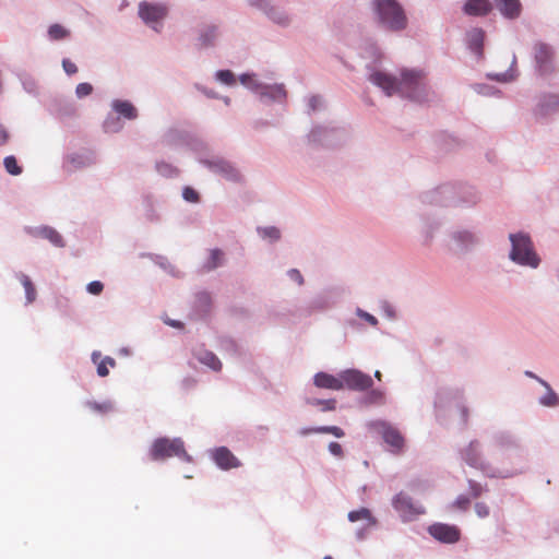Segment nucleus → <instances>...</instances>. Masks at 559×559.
Listing matches in <instances>:
<instances>
[{"label":"nucleus","instance_id":"obj_13","mask_svg":"<svg viewBox=\"0 0 559 559\" xmlns=\"http://www.w3.org/2000/svg\"><path fill=\"white\" fill-rule=\"evenodd\" d=\"M313 383L316 386L321 389H330L335 391L343 390V381L341 379V374L335 377L326 372H318L313 378Z\"/></svg>","mask_w":559,"mask_h":559},{"label":"nucleus","instance_id":"obj_50","mask_svg":"<svg viewBox=\"0 0 559 559\" xmlns=\"http://www.w3.org/2000/svg\"><path fill=\"white\" fill-rule=\"evenodd\" d=\"M319 103H320V99L316 96L311 97L309 100V105L312 109H317Z\"/></svg>","mask_w":559,"mask_h":559},{"label":"nucleus","instance_id":"obj_39","mask_svg":"<svg viewBox=\"0 0 559 559\" xmlns=\"http://www.w3.org/2000/svg\"><path fill=\"white\" fill-rule=\"evenodd\" d=\"M261 234L265 238L277 240L281 236L280 230L275 227H267L261 230Z\"/></svg>","mask_w":559,"mask_h":559},{"label":"nucleus","instance_id":"obj_35","mask_svg":"<svg viewBox=\"0 0 559 559\" xmlns=\"http://www.w3.org/2000/svg\"><path fill=\"white\" fill-rule=\"evenodd\" d=\"M216 78L224 84L231 85L235 83V75L229 70H221L216 73Z\"/></svg>","mask_w":559,"mask_h":559},{"label":"nucleus","instance_id":"obj_21","mask_svg":"<svg viewBox=\"0 0 559 559\" xmlns=\"http://www.w3.org/2000/svg\"><path fill=\"white\" fill-rule=\"evenodd\" d=\"M198 360L213 369L214 371H219L222 369V362L221 360L209 350H201L197 354Z\"/></svg>","mask_w":559,"mask_h":559},{"label":"nucleus","instance_id":"obj_24","mask_svg":"<svg viewBox=\"0 0 559 559\" xmlns=\"http://www.w3.org/2000/svg\"><path fill=\"white\" fill-rule=\"evenodd\" d=\"M217 37V27L214 25L205 26L200 34L201 46H211Z\"/></svg>","mask_w":559,"mask_h":559},{"label":"nucleus","instance_id":"obj_25","mask_svg":"<svg viewBox=\"0 0 559 559\" xmlns=\"http://www.w3.org/2000/svg\"><path fill=\"white\" fill-rule=\"evenodd\" d=\"M538 382L543 384L547 389V393L540 397V404L544 406H556L559 404V397L558 395L551 390L549 384L544 381L543 379H538Z\"/></svg>","mask_w":559,"mask_h":559},{"label":"nucleus","instance_id":"obj_45","mask_svg":"<svg viewBox=\"0 0 559 559\" xmlns=\"http://www.w3.org/2000/svg\"><path fill=\"white\" fill-rule=\"evenodd\" d=\"M288 275L289 277L297 282L299 285H301L304 283V278H302V275L300 274V272L296 269H292L289 272H288Z\"/></svg>","mask_w":559,"mask_h":559},{"label":"nucleus","instance_id":"obj_26","mask_svg":"<svg viewBox=\"0 0 559 559\" xmlns=\"http://www.w3.org/2000/svg\"><path fill=\"white\" fill-rule=\"evenodd\" d=\"M19 278H20V282H21V284L23 285V287L25 289L26 302L27 304H32L36 299V289H35V286H34L33 282L25 274H21L19 276Z\"/></svg>","mask_w":559,"mask_h":559},{"label":"nucleus","instance_id":"obj_17","mask_svg":"<svg viewBox=\"0 0 559 559\" xmlns=\"http://www.w3.org/2000/svg\"><path fill=\"white\" fill-rule=\"evenodd\" d=\"M92 360L97 364V374L99 377H107L109 374V367L114 368L116 366V360L109 356L102 358V354L99 352H94L92 354Z\"/></svg>","mask_w":559,"mask_h":559},{"label":"nucleus","instance_id":"obj_29","mask_svg":"<svg viewBox=\"0 0 559 559\" xmlns=\"http://www.w3.org/2000/svg\"><path fill=\"white\" fill-rule=\"evenodd\" d=\"M5 170L13 176H17L22 173V168L17 165V160L14 156H7L3 160Z\"/></svg>","mask_w":559,"mask_h":559},{"label":"nucleus","instance_id":"obj_1","mask_svg":"<svg viewBox=\"0 0 559 559\" xmlns=\"http://www.w3.org/2000/svg\"><path fill=\"white\" fill-rule=\"evenodd\" d=\"M369 80L379 86L388 96L400 94L411 99L419 100L425 88V74L416 70H403L401 80L382 71L370 74Z\"/></svg>","mask_w":559,"mask_h":559},{"label":"nucleus","instance_id":"obj_28","mask_svg":"<svg viewBox=\"0 0 559 559\" xmlns=\"http://www.w3.org/2000/svg\"><path fill=\"white\" fill-rule=\"evenodd\" d=\"M540 107L544 112L559 107V95L550 94L545 96L540 103Z\"/></svg>","mask_w":559,"mask_h":559},{"label":"nucleus","instance_id":"obj_32","mask_svg":"<svg viewBox=\"0 0 559 559\" xmlns=\"http://www.w3.org/2000/svg\"><path fill=\"white\" fill-rule=\"evenodd\" d=\"M267 91L269 92H266L264 94L269 95L271 98H273L275 100H281V99L285 98V96H286V92H285L283 85H275V86L267 87Z\"/></svg>","mask_w":559,"mask_h":559},{"label":"nucleus","instance_id":"obj_47","mask_svg":"<svg viewBox=\"0 0 559 559\" xmlns=\"http://www.w3.org/2000/svg\"><path fill=\"white\" fill-rule=\"evenodd\" d=\"M156 168L163 175H167V174H170L173 171V168L169 165L164 164V163L157 164Z\"/></svg>","mask_w":559,"mask_h":559},{"label":"nucleus","instance_id":"obj_12","mask_svg":"<svg viewBox=\"0 0 559 559\" xmlns=\"http://www.w3.org/2000/svg\"><path fill=\"white\" fill-rule=\"evenodd\" d=\"M206 165L216 174L221 175L227 180L238 181L240 179L239 171L228 162L224 159H216L206 162Z\"/></svg>","mask_w":559,"mask_h":559},{"label":"nucleus","instance_id":"obj_55","mask_svg":"<svg viewBox=\"0 0 559 559\" xmlns=\"http://www.w3.org/2000/svg\"><path fill=\"white\" fill-rule=\"evenodd\" d=\"M170 324H171L173 326H177V328H178V326H181V323L176 322V321L170 322Z\"/></svg>","mask_w":559,"mask_h":559},{"label":"nucleus","instance_id":"obj_51","mask_svg":"<svg viewBox=\"0 0 559 559\" xmlns=\"http://www.w3.org/2000/svg\"><path fill=\"white\" fill-rule=\"evenodd\" d=\"M250 4L264 8L265 0H249Z\"/></svg>","mask_w":559,"mask_h":559},{"label":"nucleus","instance_id":"obj_42","mask_svg":"<svg viewBox=\"0 0 559 559\" xmlns=\"http://www.w3.org/2000/svg\"><path fill=\"white\" fill-rule=\"evenodd\" d=\"M475 512L479 518H487L489 515V507L485 502H477L475 504Z\"/></svg>","mask_w":559,"mask_h":559},{"label":"nucleus","instance_id":"obj_20","mask_svg":"<svg viewBox=\"0 0 559 559\" xmlns=\"http://www.w3.org/2000/svg\"><path fill=\"white\" fill-rule=\"evenodd\" d=\"M311 433H329L333 435L336 438H342L345 436V432L342 428L337 426H322V427H316V428H302L300 430L301 436H308Z\"/></svg>","mask_w":559,"mask_h":559},{"label":"nucleus","instance_id":"obj_3","mask_svg":"<svg viewBox=\"0 0 559 559\" xmlns=\"http://www.w3.org/2000/svg\"><path fill=\"white\" fill-rule=\"evenodd\" d=\"M509 239L512 245L510 259L513 262L533 269L539 265L540 259L534 251L533 242L528 235L523 233L510 234Z\"/></svg>","mask_w":559,"mask_h":559},{"label":"nucleus","instance_id":"obj_34","mask_svg":"<svg viewBox=\"0 0 559 559\" xmlns=\"http://www.w3.org/2000/svg\"><path fill=\"white\" fill-rule=\"evenodd\" d=\"M471 506V499L467 496L461 495L459 496L455 501L452 503V508L466 511L468 510Z\"/></svg>","mask_w":559,"mask_h":559},{"label":"nucleus","instance_id":"obj_41","mask_svg":"<svg viewBox=\"0 0 559 559\" xmlns=\"http://www.w3.org/2000/svg\"><path fill=\"white\" fill-rule=\"evenodd\" d=\"M86 288L90 294L99 295L104 289V285L99 281H94V282H91Z\"/></svg>","mask_w":559,"mask_h":559},{"label":"nucleus","instance_id":"obj_10","mask_svg":"<svg viewBox=\"0 0 559 559\" xmlns=\"http://www.w3.org/2000/svg\"><path fill=\"white\" fill-rule=\"evenodd\" d=\"M429 534L437 540L454 544L460 540L461 532L455 525L435 523L428 527Z\"/></svg>","mask_w":559,"mask_h":559},{"label":"nucleus","instance_id":"obj_52","mask_svg":"<svg viewBox=\"0 0 559 559\" xmlns=\"http://www.w3.org/2000/svg\"><path fill=\"white\" fill-rule=\"evenodd\" d=\"M249 80H250V76L248 74H243L240 76V81L242 84H247Z\"/></svg>","mask_w":559,"mask_h":559},{"label":"nucleus","instance_id":"obj_54","mask_svg":"<svg viewBox=\"0 0 559 559\" xmlns=\"http://www.w3.org/2000/svg\"><path fill=\"white\" fill-rule=\"evenodd\" d=\"M374 377H376L378 380H381L382 374H381V372H380V371H376Z\"/></svg>","mask_w":559,"mask_h":559},{"label":"nucleus","instance_id":"obj_4","mask_svg":"<svg viewBox=\"0 0 559 559\" xmlns=\"http://www.w3.org/2000/svg\"><path fill=\"white\" fill-rule=\"evenodd\" d=\"M150 456L153 461H163L173 456L180 457L188 462L191 461L190 455L185 450L183 441L179 438L156 439L151 447Z\"/></svg>","mask_w":559,"mask_h":559},{"label":"nucleus","instance_id":"obj_44","mask_svg":"<svg viewBox=\"0 0 559 559\" xmlns=\"http://www.w3.org/2000/svg\"><path fill=\"white\" fill-rule=\"evenodd\" d=\"M62 66L64 71L70 75L78 72L76 66L70 60H63Z\"/></svg>","mask_w":559,"mask_h":559},{"label":"nucleus","instance_id":"obj_18","mask_svg":"<svg viewBox=\"0 0 559 559\" xmlns=\"http://www.w3.org/2000/svg\"><path fill=\"white\" fill-rule=\"evenodd\" d=\"M112 108L120 116L133 120L138 117L136 108L128 100H114Z\"/></svg>","mask_w":559,"mask_h":559},{"label":"nucleus","instance_id":"obj_11","mask_svg":"<svg viewBox=\"0 0 559 559\" xmlns=\"http://www.w3.org/2000/svg\"><path fill=\"white\" fill-rule=\"evenodd\" d=\"M212 459L222 469L237 468L241 465L240 461L226 447H219L213 450Z\"/></svg>","mask_w":559,"mask_h":559},{"label":"nucleus","instance_id":"obj_2","mask_svg":"<svg viewBox=\"0 0 559 559\" xmlns=\"http://www.w3.org/2000/svg\"><path fill=\"white\" fill-rule=\"evenodd\" d=\"M373 10L381 26L390 31H402L407 26L406 14L396 0H373Z\"/></svg>","mask_w":559,"mask_h":559},{"label":"nucleus","instance_id":"obj_49","mask_svg":"<svg viewBox=\"0 0 559 559\" xmlns=\"http://www.w3.org/2000/svg\"><path fill=\"white\" fill-rule=\"evenodd\" d=\"M114 124H117L116 122L106 121L105 122V129L107 132H116L120 129V127H114Z\"/></svg>","mask_w":559,"mask_h":559},{"label":"nucleus","instance_id":"obj_38","mask_svg":"<svg viewBox=\"0 0 559 559\" xmlns=\"http://www.w3.org/2000/svg\"><path fill=\"white\" fill-rule=\"evenodd\" d=\"M93 92V86L90 83H80L76 86L75 93L78 97L88 96Z\"/></svg>","mask_w":559,"mask_h":559},{"label":"nucleus","instance_id":"obj_30","mask_svg":"<svg viewBox=\"0 0 559 559\" xmlns=\"http://www.w3.org/2000/svg\"><path fill=\"white\" fill-rule=\"evenodd\" d=\"M223 251L219 249H213L210 253V260L207 262V270H213L223 263Z\"/></svg>","mask_w":559,"mask_h":559},{"label":"nucleus","instance_id":"obj_23","mask_svg":"<svg viewBox=\"0 0 559 559\" xmlns=\"http://www.w3.org/2000/svg\"><path fill=\"white\" fill-rule=\"evenodd\" d=\"M469 47L478 55H481L484 32L479 28H475L469 33Z\"/></svg>","mask_w":559,"mask_h":559},{"label":"nucleus","instance_id":"obj_40","mask_svg":"<svg viewBox=\"0 0 559 559\" xmlns=\"http://www.w3.org/2000/svg\"><path fill=\"white\" fill-rule=\"evenodd\" d=\"M335 400H316L313 404L320 405L322 411H333L335 409Z\"/></svg>","mask_w":559,"mask_h":559},{"label":"nucleus","instance_id":"obj_43","mask_svg":"<svg viewBox=\"0 0 559 559\" xmlns=\"http://www.w3.org/2000/svg\"><path fill=\"white\" fill-rule=\"evenodd\" d=\"M329 451L335 455V456H338V457H342L343 456V448L340 443L337 442H331L329 444Z\"/></svg>","mask_w":559,"mask_h":559},{"label":"nucleus","instance_id":"obj_36","mask_svg":"<svg viewBox=\"0 0 559 559\" xmlns=\"http://www.w3.org/2000/svg\"><path fill=\"white\" fill-rule=\"evenodd\" d=\"M182 197L186 201L197 203L199 201V193L191 187H186L182 191Z\"/></svg>","mask_w":559,"mask_h":559},{"label":"nucleus","instance_id":"obj_14","mask_svg":"<svg viewBox=\"0 0 559 559\" xmlns=\"http://www.w3.org/2000/svg\"><path fill=\"white\" fill-rule=\"evenodd\" d=\"M491 2L489 0H467L464 4V13L473 16L486 15L491 11Z\"/></svg>","mask_w":559,"mask_h":559},{"label":"nucleus","instance_id":"obj_46","mask_svg":"<svg viewBox=\"0 0 559 559\" xmlns=\"http://www.w3.org/2000/svg\"><path fill=\"white\" fill-rule=\"evenodd\" d=\"M358 313H359V316H360L361 318H364V319H365L367 322H369L371 325H377L378 320H377V318H376V317H373L372 314L367 313V312H364V311H361V310H359V312H358Z\"/></svg>","mask_w":559,"mask_h":559},{"label":"nucleus","instance_id":"obj_7","mask_svg":"<svg viewBox=\"0 0 559 559\" xmlns=\"http://www.w3.org/2000/svg\"><path fill=\"white\" fill-rule=\"evenodd\" d=\"M168 14V8L162 3L143 1L139 4V16L143 22L156 29L155 24L164 20Z\"/></svg>","mask_w":559,"mask_h":559},{"label":"nucleus","instance_id":"obj_53","mask_svg":"<svg viewBox=\"0 0 559 559\" xmlns=\"http://www.w3.org/2000/svg\"><path fill=\"white\" fill-rule=\"evenodd\" d=\"M525 374H526L527 377H531V378L536 379L537 381H538V379H539L537 376H535V374H534L533 372H531V371H526V372H525Z\"/></svg>","mask_w":559,"mask_h":559},{"label":"nucleus","instance_id":"obj_19","mask_svg":"<svg viewBox=\"0 0 559 559\" xmlns=\"http://www.w3.org/2000/svg\"><path fill=\"white\" fill-rule=\"evenodd\" d=\"M347 516H348V520L353 523L362 521V522H366L368 526L377 525L376 518L372 515L371 511L367 508H360L358 510L350 511Z\"/></svg>","mask_w":559,"mask_h":559},{"label":"nucleus","instance_id":"obj_9","mask_svg":"<svg viewBox=\"0 0 559 559\" xmlns=\"http://www.w3.org/2000/svg\"><path fill=\"white\" fill-rule=\"evenodd\" d=\"M341 379L343 381V389L347 388L355 391L367 390L373 383L370 376L356 369H348L341 372Z\"/></svg>","mask_w":559,"mask_h":559},{"label":"nucleus","instance_id":"obj_37","mask_svg":"<svg viewBox=\"0 0 559 559\" xmlns=\"http://www.w3.org/2000/svg\"><path fill=\"white\" fill-rule=\"evenodd\" d=\"M468 488H469L471 497L474 499L480 497L481 493L484 492L483 486L479 483L474 481V480L468 481Z\"/></svg>","mask_w":559,"mask_h":559},{"label":"nucleus","instance_id":"obj_22","mask_svg":"<svg viewBox=\"0 0 559 559\" xmlns=\"http://www.w3.org/2000/svg\"><path fill=\"white\" fill-rule=\"evenodd\" d=\"M36 234L47 240H49L56 247H63V239L61 235L51 227H40Z\"/></svg>","mask_w":559,"mask_h":559},{"label":"nucleus","instance_id":"obj_31","mask_svg":"<svg viewBox=\"0 0 559 559\" xmlns=\"http://www.w3.org/2000/svg\"><path fill=\"white\" fill-rule=\"evenodd\" d=\"M48 34L51 39L59 40L67 37L69 33L63 26L59 24H53L49 27Z\"/></svg>","mask_w":559,"mask_h":559},{"label":"nucleus","instance_id":"obj_5","mask_svg":"<svg viewBox=\"0 0 559 559\" xmlns=\"http://www.w3.org/2000/svg\"><path fill=\"white\" fill-rule=\"evenodd\" d=\"M534 60L540 75H549L556 70L555 50L546 43L537 41L534 45Z\"/></svg>","mask_w":559,"mask_h":559},{"label":"nucleus","instance_id":"obj_27","mask_svg":"<svg viewBox=\"0 0 559 559\" xmlns=\"http://www.w3.org/2000/svg\"><path fill=\"white\" fill-rule=\"evenodd\" d=\"M86 406L92 412L99 413V414H107L114 409V405L110 401H104V402L88 401L86 403Z\"/></svg>","mask_w":559,"mask_h":559},{"label":"nucleus","instance_id":"obj_15","mask_svg":"<svg viewBox=\"0 0 559 559\" xmlns=\"http://www.w3.org/2000/svg\"><path fill=\"white\" fill-rule=\"evenodd\" d=\"M497 9L508 19H515L521 13V3L519 0H495Z\"/></svg>","mask_w":559,"mask_h":559},{"label":"nucleus","instance_id":"obj_33","mask_svg":"<svg viewBox=\"0 0 559 559\" xmlns=\"http://www.w3.org/2000/svg\"><path fill=\"white\" fill-rule=\"evenodd\" d=\"M267 14L270 15V17L278 23V24H286L288 23V16L286 14H284L283 12H280L277 9L275 8H271L269 11H267Z\"/></svg>","mask_w":559,"mask_h":559},{"label":"nucleus","instance_id":"obj_8","mask_svg":"<svg viewBox=\"0 0 559 559\" xmlns=\"http://www.w3.org/2000/svg\"><path fill=\"white\" fill-rule=\"evenodd\" d=\"M373 428L381 433L384 442L391 447L392 452H401L404 448L405 440L402 433L385 421H376Z\"/></svg>","mask_w":559,"mask_h":559},{"label":"nucleus","instance_id":"obj_48","mask_svg":"<svg viewBox=\"0 0 559 559\" xmlns=\"http://www.w3.org/2000/svg\"><path fill=\"white\" fill-rule=\"evenodd\" d=\"M9 139V134L7 130L3 127H0V145H3L7 143Z\"/></svg>","mask_w":559,"mask_h":559},{"label":"nucleus","instance_id":"obj_6","mask_svg":"<svg viewBox=\"0 0 559 559\" xmlns=\"http://www.w3.org/2000/svg\"><path fill=\"white\" fill-rule=\"evenodd\" d=\"M392 504L404 522L413 521L425 513L423 506L414 503L412 498L403 492L397 493L393 498Z\"/></svg>","mask_w":559,"mask_h":559},{"label":"nucleus","instance_id":"obj_56","mask_svg":"<svg viewBox=\"0 0 559 559\" xmlns=\"http://www.w3.org/2000/svg\"><path fill=\"white\" fill-rule=\"evenodd\" d=\"M323 559H333L331 556H325Z\"/></svg>","mask_w":559,"mask_h":559},{"label":"nucleus","instance_id":"obj_16","mask_svg":"<svg viewBox=\"0 0 559 559\" xmlns=\"http://www.w3.org/2000/svg\"><path fill=\"white\" fill-rule=\"evenodd\" d=\"M464 461L476 468H483V460L479 452V443L472 441L463 452Z\"/></svg>","mask_w":559,"mask_h":559}]
</instances>
